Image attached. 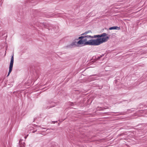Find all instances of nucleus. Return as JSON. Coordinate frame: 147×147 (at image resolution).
Listing matches in <instances>:
<instances>
[{
	"instance_id": "obj_29",
	"label": "nucleus",
	"mask_w": 147,
	"mask_h": 147,
	"mask_svg": "<svg viewBox=\"0 0 147 147\" xmlns=\"http://www.w3.org/2000/svg\"><path fill=\"white\" fill-rule=\"evenodd\" d=\"M34 120H35V119H34Z\"/></svg>"
},
{
	"instance_id": "obj_7",
	"label": "nucleus",
	"mask_w": 147,
	"mask_h": 147,
	"mask_svg": "<svg viewBox=\"0 0 147 147\" xmlns=\"http://www.w3.org/2000/svg\"><path fill=\"white\" fill-rule=\"evenodd\" d=\"M105 54H102L99 56H98L97 57H96V60H99L101 58L103 57L104 55Z\"/></svg>"
},
{
	"instance_id": "obj_19",
	"label": "nucleus",
	"mask_w": 147,
	"mask_h": 147,
	"mask_svg": "<svg viewBox=\"0 0 147 147\" xmlns=\"http://www.w3.org/2000/svg\"><path fill=\"white\" fill-rule=\"evenodd\" d=\"M49 104H51V103H54V104H55L54 102H53L52 101H50L49 102Z\"/></svg>"
},
{
	"instance_id": "obj_5",
	"label": "nucleus",
	"mask_w": 147,
	"mask_h": 147,
	"mask_svg": "<svg viewBox=\"0 0 147 147\" xmlns=\"http://www.w3.org/2000/svg\"><path fill=\"white\" fill-rule=\"evenodd\" d=\"M110 30H119L120 29V28L119 27H118L117 26H114L110 27L109 28Z\"/></svg>"
},
{
	"instance_id": "obj_4",
	"label": "nucleus",
	"mask_w": 147,
	"mask_h": 147,
	"mask_svg": "<svg viewBox=\"0 0 147 147\" xmlns=\"http://www.w3.org/2000/svg\"><path fill=\"white\" fill-rule=\"evenodd\" d=\"M26 3H29V4H32V5H35L37 3L36 0H26Z\"/></svg>"
},
{
	"instance_id": "obj_11",
	"label": "nucleus",
	"mask_w": 147,
	"mask_h": 147,
	"mask_svg": "<svg viewBox=\"0 0 147 147\" xmlns=\"http://www.w3.org/2000/svg\"><path fill=\"white\" fill-rule=\"evenodd\" d=\"M88 37H89L90 38H95L97 37V35H94V36H91V35H89L88 36Z\"/></svg>"
},
{
	"instance_id": "obj_26",
	"label": "nucleus",
	"mask_w": 147,
	"mask_h": 147,
	"mask_svg": "<svg viewBox=\"0 0 147 147\" xmlns=\"http://www.w3.org/2000/svg\"><path fill=\"white\" fill-rule=\"evenodd\" d=\"M27 136H24V138L25 139H26L27 138V136Z\"/></svg>"
},
{
	"instance_id": "obj_27",
	"label": "nucleus",
	"mask_w": 147,
	"mask_h": 147,
	"mask_svg": "<svg viewBox=\"0 0 147 147\" xmlns=\"http://www.w3.org/2000/svg\"><path fill=\"white\" fill-rule=\"evenodd\" d=\"M35 19H37V17H35Z\"/></svg>"
},
{
	"instance_id": "obj_14",
	"label": "nucleus",
	"mask_w": 147,
	"mask_h": 147,
	"mask_svg": "<svg viewBox=\"0 0 147 147\" xmlns=\"http://www.w3.org/2000/svg\"><path fill=\"white\" fill-rule=\"evenodd\" d=\"M97 38H101L100 34L97 35Z\"/></svg>"
},
{
	"instance_id": "obj_10",
	"label": "nucleus",
	"mask_w": 147,
	"mask_h": 147,
	"mask_svg": "<svg viewBox=\"0 0 147 147\" xmlns=\"http://www.w3.org/2000/svg\"><path fill=\"white\" fill-rule=\"evenodd\" d=\"M2 36H4V37H5V38L6 39L7 37V33H2Z\"/></svg>"
},
{
	"instance_id": "obj_20",
	"label": "nucleus",
	"mask_w": 147,
	"mask_h": 147,
	"mask_svg": "<svg viewBox=\"0 0 147 147\" xmlns=\"http://www.w3.org/2000/svg\"><path fill=\"white\" fill-rule=\"evenodd\" d=\"M8 84V85H10V87H11V86H13V84Z\"/></svg>"
},
{
	"instance_id": "obj_13",
	"label": "nucleus",
	"mask_w": 147,
	"mask_h": 147,
	"mask_svg": "<svg viewBox=\"0 0 147 147\" xmlns=\"http://www.w3.org/2000/svg\"><path fill=\"white\" fill-rule=\"evenodd\" d=\"M127 111L121 112V113H119V115H124L125 114L127 113Z\"/></svg>"
},
{
	"instance_id": "obj_22",
	"label": "nucleus",
	"mask_w": 147,
	"mask_h": 147,
	"mask_svg": "<svg viewBox=\"0 0 147 147\" xmlns=\"http://www.w3.org/2000/svg\"><path fill=\"white\" fill-rule=\"evenodd\" d=\"M96 75H97L96 74H94V75H91L90 76H96Z\"/></svg>"
},
{
	"instance_id": "obj_23",
	"label": "nucleus",
	"mask_w": 147,
	"mask_h": 147,
	"mask_svg": "<svg viewBox=\"0 0 147 147\" xmlns=\"http://www.w3.org/2000/svg\"><path fill=\"white\" fill-rule=\"evenodd\" d=\"M123 134H124V133H123L122 134H119V136H121L123 135Z\"/></svg>"
},
{
	"instance_id": "obj_28",
	"label": "nucleus",
	"mask_w": 147,
	"mask_h": 147,
	"mask_svg": "<svg viewBox=\"0 0 147 147\" xmlns=\"http://www.w3.org/2000/svg\"><path fill=\"white\" fill-rule=\"evenodd\" d=\"M51 129V128H50V129H47V130H48V129Z\"/></svg>"
},
{
	"instance_id": "obj_1",
	"label": "nucleus",
	"mask_w": 147,
	"mask_h": 147,
	"mask_svg": "<svg viewBox=\"0 0 147 147\" xmlns=\"http://www.w3.org/2000/svg\"><path fill=\"white\" fill-rule=\"evenodd\" d=\"M89 35L81 36L76 39L79 40L78 42L74 41L69 45L65 47L66 48H71L75 47H79L80 45H83V46L89 45L91 46H98L106 42L109 38V36L103 37L102 38H96L94 39H91L87 41V38H90Z\"/></svg>"
},
{
	"instance_id": "obj_3",
	"label": "nucleus",
	"mask_w": 147,
	"mask_h": 147,
	"mask_svg": "<svg viewBox=\"0 0 147 147\" xmlns=\"http://www.w3.org/2000/svg\"><path fill=\"white\" fill-rule=\"evenodd\" d=\"M14 54H13L11 56V61L10 63L9 66V71L8 74V75L7 76H8L10 73H11V71L12 70V68L13 65V61H14Z\"/></svg>"
},
{
	"instance_id": "obj_8",
	"label": "nucleus",
	"mask_w": 147,
	"mask_h": 147,
	"mask_svg": "<svg viewBox=\"0 0 147 147\" xmlns=\"http://www.w3.org/2000/svg\"><path fill=\"white\" fill-rule=\"evenodd\" d=\"M76 104L74 103L71 102H69L68 103V105L69 106H74Z\"/></svg>"
},
{
	"instance_id": "obj_17",
	"label": "nucleus",
	"mask_w": 147,
	"mask_h": 147,
	"mask_svg": "<svg viewBox=\"0 0 147 147\" xmlns=\"http://www.w3.org/2000/svg\"><path fill=\"white\" fill-rule=\"evenodd\" d=\"M81 35V36H84L87 35H86V33H85V32L84 33L82 34Z\"/></svg>"
},
{
	"instance_id": "obj_24",
	"label": "nucleus",
	"mask_w": 147,
	"mask_h": 147,
	"mask_svg": "<svg viewBox=\"0 0 147 147\" xmlns=\"http://www.w3.org/2000/svg\"><path fill=\"white\" fill-rule=\"evenodd\" d=\"M57 121H53L52 122L53 123H55L56 122H57Z\"/></svg>"
},
{
	"instance_id": "obj_16",
	"label": "nucleus",
	"mask_w": 147,
	"mask_h": 147,
	"mask_svg": "<svg viewBox=\"0 0 147 147\" xmlns=\"http://www.w3.org/2000/svg\"><path fill=\"white\" fill-rule=\"evenodd\" d=\"M91 32V30H88L87 31H86L85 32V33H86L87 34L88 33H89L90 32Z\"/></svg>"
},
{
	"instance_id": "obj_25",
	"label": "nucleus",
	"mask_w": 147,
	"mask_h": 147,
	"mask_svg": "<svg viewBox=\"0 0 147 147\" xmlns=\"http://www.w3.org/2000/svg\"><path fill=\"white\" fill-rule=\"evenodd\" d=\"M22 140L20 139V140L19 141V144H20L21 141Z\"/></svg>"
},
{
	"instance_id": "obj_15",
	"label": "nucleus",
	"mask_w": 147,
	"mask_h": 147,
	"mask_svg": "<svg viewBox=\"0 0 147 147\" xmlns=\"http://www.w3.org/2000/svg\"><path fill=\"white\" fill-rule=\"evenodd\" d=\"M97 87L99 88V89H102V86H99V85H97Z\"/></svg>"
},
{
	"instance_id": "obj_21",
	"label": "nucleus",
	"mask_w": 147,
	"mask_h": 147,
	"mask_svg": "<svg viewBox=\"0 0 147 147\" xmlns=\"http://www.w3.org/2000/svg\"><path fill=\"white\" fill-rule=\"evenodd\" d=\"M37 131V130H36L35 131H32V132L33 133H35L36 131Z\"/></svg>"
},
{
	"instance_id": "obj_2",
	"label": "nucleus",
	"mask_w": 147,
	"mask_h": 147,
	"mask_svg": "<svg viewBox=\"0 0 147 147\" xmlns=\"http://www.w3.org/2000/svg\"><path fill=\"white\" fill-rule=\"evenodd\" d=\"M36 25L38 27L39 26L47 29L49 31L52 30L54 31V32L56 33L58 32L59 30V27L57 26H55L54 27L53 25L48 23L47 22H37L36 23Z\"/></svg>"
},
{
	"instance_id": "obj_6",
	"label": "nucleus",
	"mask_w": 147,
	"mask_h": 147,
	"mask_svg": "<svg viewBox=\"0 0 147 147\" xmlns=\"http://www.w3.org/2000/svg\"><path fill=\"white\" fill-rule=\"evenodd\" d=\"M107 35V34L105 33H103L102 34H100L101 37V38L102 37V38H103V37H104L106 36ZM109 36V37H110V35H108V36H106V37L107 36Z\"/></svg>"
},
{
	"instance_id": "obj_18",
	"label": "nucleus",
	"mask_w": 147,
	"mask_h": 147,
	"mask_svg": "<svg viewBox=\"0 0 147 147\" xmlns=\"http://www.w3.org/2000/svg\"><path fill=\"white\" fill-rule=\"evenodd\" d=\"M133 108H132V109H127V111H129L130 110H131V111H134V110H133Z\"/></svg>"
},
{
	"instance_id": "obj_12",
	"label": "nucleus",
	"mask_w": 147,
	"mask_h": 147,
	"mask_svg": "<svg viewBox=\"0 0 147 147\" xmlns=\"http://www.w3.org/2000/svg\"><path fill=\"white\" fill-rule=\"evenodd\" d=\"M43 16H45L46 17H51L52 16H49V15H46L45 13H43Z\"/></svg>"
},
{
	"instance_id": "obj_9",
	"label": "nucleus",
	"mask_w": 147,
	"mask_h": 147,
	"mask_svg": "<svg viewBox=\"0 0 147 147\" xmlns=\"http://www.w3.org/2000/svg\"><path fill=\"white\" fill-rule=\"evenodd\" d=\"M55 106V105H50L49 106H48L47 107V109H49L53 107H54Z\"/></svg>"
}]
</instances>
